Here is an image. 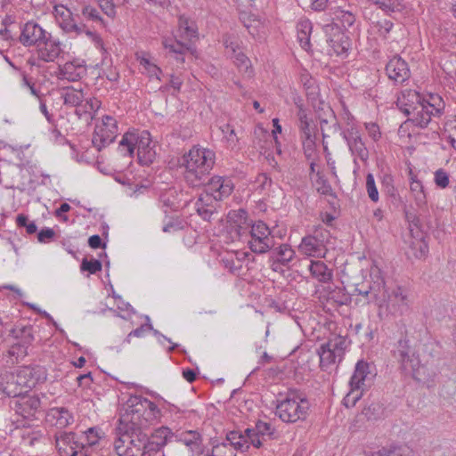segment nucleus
I'll list each match as a JSON object with an SVG mask.
<instances>
[{
  "label": "nucleus",
  "instance_id": "obj_1",
  "mask_svg": "<svg viewBox=\"0 0 456 456\" xmlns=\"http://www.w3.org/2000/svg\"><path fill=\"white\" fill-rule=\"evenodd\" d=\"M216 160V153L212 150L193 146L182 158L181 166L184 167L183 178L191 188L205 186L204 193H208L222 201L229 197L233 191V183L230 178L215 175L208 179Z\"/></svg>",
  "mask_w": 456,
  "mask_h": 456
},
{
  "label": "nucleus",
  "instance_id": "obj_2",
  "mask_svg": "<svg viewBox=\"0 0 456 456\" xmlns=\"http://www.w3.org/2000/svg\"><path fill=\"white\" fill-rule=\"evenodd\" d=\"M160 417L158 406L142 395H132L126 402L120 422L128 430L144 431Z\"/></svg>",
  "mask_w": 456,
  "mask_h": 456
},
{
  "label": "nucleus",
  "instance_id": "obj_3",
  "mask_svg": "<svg viewBox=\"0 0 456 456\" xmlns=\"http://www.w3.org/2000/svg\"><path fill=\"white\" fill-rule=\"evenodd\" d=\"M309 406L305 395L297 390H289L286 397L278 402L275 414L285 423H295L306 419Z\"/></svg>",
  "mask_w": 456,
  "mask_h": 456
},
{
  "label": "nucleus",
  "instance_id": "obj_4",
  "mask_svg": "<svg viewBox=\"0 0 456 456\" xmlns=\"http://www.w3.org/2000/svg\"><path fill=\"white\" fill-rule=\"evenodd\" d=\"M392 355L403 370L412 372L415 379L425 381L430 377L426 364H421L419 355L415 349L410 346L406 338L397 341L392 350Z\"/></svg>",
  "mask_w": 456,
  "mask_h": 456
},
{
  "label": "nucleus",
  "instance_id": "obj_5",
  "mask_svg": "<svg viewBox=\"0 0 456 456\" xmlns=\"http://www.w3.org/2000/svg\"><path fill=\"white\" fill-rule=\"evenodd\" d=\"M445 102L437 94H430L427 100L415 109H411V117L406 122L412 123L419 128H426L431 122L432 118H440L444 113Z\"/></svg>",
  "mask_w": 456,
  "mask_h": 456
},
{
  "label": "nucleus",
  "instance_id": "obj_6",
  "mask_svg": "<svg viewBox=\"0 0 456 456\" xmlns=\"http://www.w3.org/2000/svg\"><path fill=\"white\" fill-rule=\"evenodd\" d=\"M330 239V232L323 225H318L312 234L302 239L299 250L310 256L323 257Z\"/></svg>",
  "mask_w": 456,
  "mask_h": 456
},
{
  "label": "nucleus",
  "instance_id": "obj_7",
  "mask_svg": "<svg viewBox=\"0 0 456 456\" xmlns=\"http://www.w3.org/2000/svg\"><path fill=\"white\" fill-rule=\"evenodd\" d=\"M124 439L119 438L114 444L115 451L118 456H144L147 433L144 431L128 430L125 427Z\"/></svg>",
  "mask_w": 456,
  "mask_h": 456
},
{
  "label": "nucleus",
  "instance_id": "obj_8",
  "mask_svg": "<svg viewBox=\"0 0 456 456\" xmlns=\"http://www.w3.org/2000/svg\"><path fill=\"white\" fill-rule=\"evenodd\" d=\"M251 240L249 248L256 254L269 252L275 245L274 238L271 235L269 227L263 222L254 223L249 231Z\"/></svg>",
  "mask_w": 456,
  "mask_h": 456
},
{
  "label": "nucleus",
  "instance_id": "obj_9",
  "mask_svg": "<svg viewBox=\"0 0 456 456\" xmlns=\"http://www.w3.org/2000/svg\"><path fill=\"white\" fill-rule=\"evenodd\" d=\"M243 439L241 431H229L226 434L225 441L213 444L211 456H236L235 452H248V445Z\"/></svg>",
  "mask_w": 456,
  "mask_h": 456
},
{
  "label": "nucleus",
  "instance_id": "obj_10",
  "mask_svg": "<svg viewBox=\"0 0 456 456\" xmlns=\"http://www.w3.org/2000/svg\"><path fill=\"white\" fill-rule=\"evenodd\" d=\"M326 36V41L337 55L346 54L351 48L349 36L334 22L328 23L322 27Z\"/></svg>",
  "mask_w": 456,
  "mask_h": 456
},
{
  "label": "nucleus",
  "instance_id": "obj_11",
  "mask_svg": "<svg viewBox=\"0 0 456 456\" xmlns=\"http://www.w3.org/2000/svg\"><path fill=\"white\" fill-rule=\"evenodd\" d=\"M117 134L118 123L116 119L111 116L105 115L102 117V125L95 126L92 142L98 151H101L114 142Z\"/></svg>",
  "mask_w": 456,
  "mask_h": 456
},
{
  "label": "nucleus",
  "instance_id": "obj_12",
  "mask_svg": "<svg viewBox=\"0 0 456 456\" xmlns=\"http://www.w3.org/2000/svg\"><path fill=\"white\" fill-rule=\"evenodd\" d=\"M21 390H30L46 380V370L40 365H24L16 370Z\"/></svg>",
  "mask_w": 456,
  "mask_h": 456
},
{
  "label": "nucleus",
  "instance_id": "obj_13",
  "mask_svg": "<svg viewBox=\"0 0 456 456\" xmlns=\"http://www.w3.org/2000/svg\"><path fill=\"white\" fill-rule=\"evenodd\" d=\"M274 428L270 423L258 420L254 428H248L242 432L243 440L247 441L248 448L252 445L260 448L267 439L273 438Z\"/></svg>",
  "mask_w": 456,
  "mask_h": 456
},
{
  "label": "nucleus",
  "instance_id": "obj_14",
  "mask_svg": "<svg viewBox=\"0 0 456 456\" xmlns=\"http://www.w3.org/2000/svg\"><path fill=\"white\" fill-rule=\"evenodd\" d=\"M377 372L374 365L364 360H359L349 380L350 387L366 389L370 387Z\"/></svg>",
  "mask_w": 456,
  "mask_h": 456
},
{
  "label": "nucleus",
  "instance_id": "obj_15",
  "mask_svg": "<svg viewBox=\"0 0 456 456\" xmlns=\"http://www.w3.org/2000/svg\"><path fill=\"white\" fill-rule=\"evenodd\" d=\"M417 205L419 206V214L405 211L406 220L409 223L411 232H413V227L421 232H427L432 228V221L426 205L425 195H421V197L417 199Z\"/></svg>",
  "mask_w": 456,
  "mask_h": 456
},
{
  "label": "nucleus",
  "instance_id": "obj_16",
  "mask_svg": "<svg viewBox=\"0 0 456 456\" xmlns=\"http://www.w3.org/2000/svg\"><path fill=\"white\" fill-rule=\"evenodd\" d=\"M11 403V407L15 412L25 419L33 417L36 411L40 408L41 401L38 396L31 395L28 390L15 397Z\"/></svg>",
  "mask_w": 456,
  "mask_h": 456
},
{
  "label": "nucleus",
  "instance_id": "obj_17",
  "mask_svg": "<svg viewBox=\"0 0 456 456\" xmlns=\"http://www.w3.org/2000/svg\"><path fill=\"white\" fill-rule=\"evenodd\" d=\"M358 7L346 0L335 1V5L330 7V15L332 20H339L344 28H351L356 20Z\"/></svg>",
  "mask_w": 456,
  "mask_h": 456
},
{
  "label": "nucleus",
  "instance_id": "obj_18",
  "mask_svg": "<svg viewBox=\"0 0 456 456\" xmlns=\"http://www.w3.org/2000/svg\"><path fill=\"white\" fill-rule=\"evenodd\" d=\"M56 448L60 456H74L78 449H85L84 441H80L74 432L60 431L55 434Z\"/></svg>",
  "mask_w": 456,
  "mask_h": 456
},
{
  "label": "nucleus",
  "instance_id": "obj_19",
  "mask_svg": "<svg viewBox=\"0 0 456 456\" xmlns=\"http://www.w3.org/2000/svg\"><path fill=\"white\" fill-rule=\"evenodd\" d=\"M386 74L394 85H403L411 77L408 63L399 55L393 56L386 64Z\"/></svg>",
  "mask_w": 456,
  "mask_h": 456
},
{
  "label": "nucleus",
  "instance_id": "obj_20",
  "mask_svg": "<svg viewBox=\"0 0 456 456\" xmlns=\"http://www.w3.org/2000/svg\"><path fill=\"white\" fill-rule=\"evenodd\" d=\"M54 16L59 27L66 34L81 35L85 29V24L77 23L71 11L63 5L54 7Z\"/></svg>",
  "mask_w": 456,
  "mask_h": 456
},
{
  "label": "nucleus",
  "instance_id": "obj_21",
  "mask_svg": "<svg viewBox=\"0 0 456 456\" xmlns=\"http://www.w3.org/2000/svg\"><path fill=\"white\" fill-rule=\"evenodd\" d=\"M47 33L39 24L29 20L21 28L19 42L26 47L39 46L45 39Z\"/></svg>",
  "mask_w": 456,
  "mask_h": 456
},
{
  "label": "nucleus",
  "instance_id": "obj_22",
  "mask_svg": "<svg viewBox=\"0 0 456 456\" xmlns=\"http://www.w3.org/2000/svg\"><path fill=\"white\" fill-rule=\"evenodd\" d=\"M269 251L268 263L270 267L273 272L280 273L284 272L282 267L288 266L295 256V251L289 244H281L277 248L273 247Z\"/></svg>",
  "mask_w": 456,
  "mask_h": 456
},
{
  "label": "nucleus",
  "instance_id": "obj_23",
  "mask_svg": "<svg viewBox=\"0 0 456 456\" xmlns=\"http://www.w3.org/2000/svg\"><path fill=\"white\" fill-rule=\"evenodd\" d=\"M136 138L135 149L137 150L139 163L143 166H149L154 161L156 157V152L151 146V134L146 130L140 133L135 132V139Z\"/></svg>",
  "mask_w": 456,
  "mask_h": 456
},
{
  "label": "nucleus",
  "instance_id": "obj_24",
  "mask_svg": "<svg viewBox=\"0 0 456 456\" xmlns=\"http://www.w3.org/2000/svg\"><path fill=\"white\" fill-rule=\"evenodd\" d=\"M343 139L346 142L348 148L353 155H356L360 159L365 161L369 158V151L362 141L360 131L355 127H351L346 131L340 133Z\"/></svg>",
  "mask_w": 456,
  "mask_h": 456
},
{
  "label": "nucleus",
  "instance_id": "obj_25",
  "mask_svg": "<svg viewBox=\"0 0 456 456\" xmlns=\"http://www.w3.org/2000/svg\"><path fill=\"white\" fill-rule=\"evenodd\" d=\"M62 53L61 43L58 38H54L49 32L42 45L37 46L38 59L45 62H53Z\"/></svg>",
  "mask_w": 456,
  "mask_h": 456
},
{
  "label": "nucleus",
  "instance_id": "obj_26",
  "mask_svg": "<svg viewBox=\"0 0 456 456\" xmlns=\"http://www.w3.org/2000/svg\"><path fill=\"white\" fill-rule=\"evenodd\" d=\"M220 200L210 194L200 193L194 203L196 213L204 220L211 222L213 216L217 214Z\"/></svg>",
  "mask_w": 456,
  "mask_h": 456
},
{
  "label": "nucleus",
  "instance_id": "obj_27",
  "mask_svg": "<svg viewBox=\"0 0 456 456\" xmlns=\"http://www.w3.org/2000/svg\"><path fill=\"white\" fill-rule=\"evenodd\" d=\"M22 393L16 371L0 370V395L15 397Z\"/></svg>",
  "mask_w": 456,
  "mask_h": 456
},
{
  "label": "nucleus",
  "instance_id": "obj_28",
  "mask_svg": "<svg viewBox=\"0 0 456 456\" xmlns=\"http://www.w3.org/2000/svg\"><path fill=\"white\" fill-rule=\"evenodd\" d=\"M425 100H427V97L422 96L417 91L406 90L402 93V96L398 97L396 104L404 115L410 117L411 109H415L416 105L420 104Z\"/></svg>",
  "mask_w": 456,
  "mask_h": 456
},
{
  "label": "nucleus",
  "instance_id": "obj_29",
  "mask_svg": "<svg viewBox=\"0 0 456 456\" xmlns=\"http://www.w3.org/2000/svg\"><path fill=\"white\" fill-rule=\"evenodd\" d=\"M86 73V66L78 61H67L59 67V78L71 82L78 81Z\"/></svg>",
  "mask_w": 456,
  "mask_h": 456
},
{
  "label": "nucleus",
  "instance_id": "obj_30",
  "mask_svg": "<svg viewBox=\"0 0 456 456\" xmlns=\"http://www.w3.org/2000/svg\"><path fill=\"white\" fill-rule=\"evenodd\" d=\"M381 190L387 197L388 202L395 208H399L403 204L398 189L395 186V180L392 175L384 174L381 177Z\"/></svg>",
  "mask_w": 456,
  "mask_h": 456
},
{
  "label": "nucleus",
  "instance_id": "obj_31",
  "mask_svg": "<svg viewBox=\"0 0 456 456\" xmlns=\"http://www.w3.org/2000/svg\"><path fill=\"white\" fill-rule=\"evenodd\" d=\"M28 347L20 342L13 343L3 355L4 364L12 367L21 362L28 355Z\"/></svg>",
  "mask_w": 456,
  "mask_h": 456
},
{
  "label": "nucleus",
  "instance_id": "obj_32",
  "mask_svg": "<svg viewBox=\"0 0 456 456\" xmlns=\"http://www.w3.org/2000/svg\"><path fill=\"white\" fill-rule=\"evenodd\" d=\"M354 292L358 295L363 296L368 303L377 302L385 297V284L382 279L378 278V281L373 284L369 285V290H362V289H354Z\"/></svg>",
  "mask_w": 456,
  "mask_h": 456
},
{
  "label": "nucleus",
  "instance_id": "obj_33",
  "mask_svg": "<svg viewBox=\"0 0 456 456\" xmlns=\"http://www.w3.org/2000/svg\"><path fill=\"white\" fill-rule=\"evenodd\" d=\"M308 270L314 279L322 283L330 282L333 278L332 270L321 260L311 261Z\"/></svg>",
  "mask_w": 456,
  "mask_h": 456
},
{
  "label": "nucleus",
  "instance_id": "obj_34",
  "mask_svg": "<svg viewBox=\"0 0 456 456\" xmlns=\"http://www.w3.org/2000/svg\"><path fill=\"white\" fill-rule=\"evenodd\" d=\"M317 354L320 357V367L323 370H328L331 365L336 363L337 361L340 362L342 360L331 347L327 346V343L320 346L317 350Z\"/></svg>",
  "mask_w": 456,
  "mask_h": 456
},
{
  "label": "nucleus",
  "instance_id": "obj_35",
  "mask_svg": "<svg viewBox=\"0 0 456 456\" xmlns=\"http://www.w3.org/2000/svg\"><path fill=\"white\" fill-rule=\"evenodd\" d=\"M298 127L304 144L307 143V147H312L314 145L316 137V125L314 123L313 119L310 118L299 122Z\"/></svg>",
  "mask_w": 456,
  "mask_h": 456
},
{
  "label": "nucleus",
  "instance_id": "obj_36",
  "mask_svg": "<svg viewBox=\"0 0 456 456\" xmlns=\"http://www.w3.org/2000/svg\"><path fill=\"white\" fill-rule=\"evenodd\" d=\"M135 132L127 131L122 136L118 150L124 157L132 158L134 154L136 141Z\"/></svg>",
  "mask_w": 456,
  "mask_h": 456
},
{
  "label": "nucleus",
  "instance_id": "obj_37",
  "mask_svg": "<svg viewBox=\"0 0 456 456\" xmlns=\"http://www.w3.org/2000/svg\"><path fill=\"white\" fill-rule=\"evenodd\" d=\"M164 47L168 49L170 53L175 55L178 62H184V53L190 49V43H183L179 40L165 39L163 42Z\"/></svg>",
  "mask_w": 456,
  "mask_h": 456
},
{
  "label": "nucleus",
  "instance_id": "obj_38",
  "mask_svg": "<svg viewBox=\"0 0 456 456\" xmlns=\"http://www.w3.org/2000/svg\"><path fill=\"white\" fill-rule=\"evenodd\" d=\"M149 438L155 443V446L163 448L166 444L173 441L175 434L169 428L162 426L155 429Z\"/></svg>",
  "mask_w": 456,
  "mask_h": 456
},
{
  "label": "nucleus",
  "instance_id": "obj_39",
  "mask_svg": "<svg viewBox=\"0 0 456 456\" xmlns=\"http://www.w3.org/2000/svg\"><path fill=\"white\" fill-rule=\"evenodd\" d=\"M313 29L312 22L309 20H301L297 22V39L303 49L310 47V35Z\"/></svg>",
  "mask_w": 456,
  "mask_h": 456
},
{
  "label": "nucleus",
  "instance_id": "obj_40",
  "mask_svg": "<svg viewBox=\"0 0 456 456\" xmlns=\"http://www.w3.org/2000/svg\"><path fill=\"white\" fill-rule=\"evenodd\" d=\"M62 99L65 105L77 108L83 102L84 93L82 90L66 87L63 89Z\"/></svg>",
  "mask_w": 456,
  "mask_h": 456
},
{
  "label": "nucleus",
  "instance_id": "obj_41",
  "mask_svg": "<svg viewBox=\"0 0 456 456\" xmlns=\"http://www.w3.org/2000/svg\"><path fill=\"white\" fill-rule=\"evenodd\" d=\"M52 412L53 418L56 419V425L60 428H65L74 421L72 413L67 408H53Z\"/></svg>",
  "mask_w": 456,
  "mask_h": 456
},
{
  "label": "nucleus",
  "instance_id": "obj_42",
  "mask_svg": "<svg viewBox=\"0 0 456 456\" xmlns=\"http://www.w3.org/2000/svg\"><path fill=\"white\" fill-rule=\"evenodd\" d=\"M230 58L233 60L234 64L237 66L240 72L245 73L250 77L253 74L250 60L241 51L232 55Z\"/></svg>",
  "mask_w": 456,
  "mask_h": 456
},
{
  "label": "nucleus",
  "instance_id": "obj_43",
  "mask_svg": "<svg viewBox=\"0 0 456 456\" xmlns=\"http://www.w3.org/2000/svg\"><path fill=\"white\" fill-rule=\"evenodd\" d=\"M327 343V346L332 348L333 351L337 353V355L343 358L345 350L350 344V341L347 339L346 336L336 335L330 338Z\"/></svg>",
  "mask_w": 456,
  "mask_h": 456
},
{
  "label": "nucleus",
  "instance_id": "obj_44",
  "mask_svg": "<svg viewBox=\"0 0 456 456\" xmlns=\"http://www.w3.org/2000/svg\"><path fill=\"white\" fill-rule=\"evenodd\" d=\"M386 12H398L403 10L404 5L403 0H371Z\"/></svg>",
  "mask_w": 456,
  "mask_h": 456
},
{
  "label": "nucleus",
  "instance_id": "obj_45",
  "mask_svg": "<svg viewBox=\"0 0 456 456\" xmlns=\"http://www.w3.org/2000/svg\"><path fill=\"white\" fill-rule=\"evenodd\" d=\"M188 435L190 436L189 438L185 437L182 440L185 447H187L191 452H196L197 453H201V436L196 431H190Z\"/></svg>",
  "mask_w": 456,
  "mask_h": 456
},
{
  "label": "nucleus",
  "instance_id": "obj_46",
  "mask_svg": "<svg viewBox=\"0 0 456 456\" xmlns=\"http://www.w3.org/2000/svg\"><path fill=\"white\" fill-rule=\"evenodd\" d=\"M101 107V102L95 98H90L86 101V102L80 103V105L76 110V114L81 118L83 114L91 115L92 112L97 111Z\"/></svg>",
  "mask_w": 456,
  "mask_h": 456
},
{
  "label": "nucleus",
  "instance_id": "obj_47",
  "mask_svg": "<svg viewBox=\"0 0 456 456\" xmlns=\"http://www.w3.org/2000/svg\"><path fill=\"white\" fill-rule=\"evenodd\" d=\"M384 456H412V450L405 445H392L381 448Z\"/></svg>",
  "mask_w": 456,
  "mask_h": 456
},
{
  "label": "nucleus",
  "instance_id": "obj_48",
  "mask_svg": "<svg viewBox=\"0 0 456 456\" xmlns=\"http://www.w3.org/2000/svg\"><path fill=\"white\" fill-rule=\"evenodd\" d=\"M227 218L231 225L248 224L251 222L248 218V212L243 208L230 211Z\"/></svg>",
  "mask_w": 456,
  "mask_h": 456
},
{
  "label": "nucleus",
  "instance_id": "obj_49",
  "mask_svg": "<svg viewBox=\"0 0 456 456\" xmlns=\"http://www.w3.org/2000/svg\"><path fill=\"white\" fill-rule=\"evenodd\" d=\"M390 305H398L401 311L407 305V297L403 294L401 288H396L388 295L387 307H389Z\"/></svg>",
  "mask_w": 456,
  "mask_h": 456
},
{
  "label": "nucleus",
  "instance_id": "obj_50",
  "mask_svg": "<svg viewBox=\"0 0 456 456\" xmlns=\"http://www.w3.org/2000/svg\"><path fill=\"white\" fill-rule=\"evenodd\" d=\"M382 414V408L379 403H371L366 405L362 411L363 415L368 420H373L379 419Z\"/></svg>",
  "mask_w": 456,
  "mask_h": 456
},
{
  "label": "nucleus",
  "instance_id": "obj_51",
  "mask_svg": "<svg viewBox=\"0 0 456 456\" xmlns=\"http://www.w3.org/2000/svg\"><path fill=\"white\" fill-rule=\"evenodd\" d=\"M102 268V264L98 259H91L88 260L86 257H84L81 262L80 269L81 271L88 272L90 274H94L97 272H100Z\"/></svg>",
  "mask_w": 456,
  "mask_h": 456
},
{
  "label": "nucleus",
  "instance_id": "obj_52",
  "mask_svg": "<svg viewBox=\"0 0 456 456\" xmlns=\"http://www.w3.org/2000/svg\"><path fill=\"white\" fill-rule=\"evenodd\" d=\"M366 190L369 198L373 202H378L379 196V191L375 183V179L372 174L369 173L366 175Z\"/></svg>",
  "mask_w": 456,
  "mask_h": 456
},
{
  "label": "nucleus",
  "instance_id": "obj_53",
  "mask_svg": "<svg viewBox=\"0 0 456 456\" xmlns=\"http://www.w3.org/2000/svg\"><path fill=\"white\" fill-rule=\"evenodd\" d=\"M100 439L99 435V429L96 428H89L84 435L81 436V440H85V445L87 444L88 446H94L95 445Z\"/></svg>",
  "mask_w": 456,
  "mask_h": 456
},
{
  "label": "nucleus",
  "instance_id": "obj_54",
  "mask_svg": "<svg viewBox=\"0 0 456 456\" xmlns=\"http://www.w3.org/2000/svg\"><path fill=\"white\" fill-rule=\"evenodd\" d=\"M223 44L225 47L226 53L231 57L240 52V44L238 40L231 36H225L223 38Z\"/></svg>",
  "mask_w": 456,
  "mask_h": 456
},
{
  "label": "nucleus",
  "instance_id": "obj_55",
  "mask_svg": "<svg viewBox=\"0 0 456 456\" xmlns=\"http://www.w3.org/2000/svg\"><path fill=\"white\" fill-rule=\"evenodd\" d=\"M82 14L87 20H90L94 22H99L104 26V22L100 14V12L97 9H95L94 7H92L90 5H86V6L83 7Z\"/></svg>",
  "mask_w": 456,
  "mask_h": 456
},
{
  "label": "nucleus",
  "instance_id": "obj_56",
  "mask_svg": "<svg viewBox=\"0 0 456 456\" xmlns=\"http://www.w3.org/2000/svg\"><path fill=\"white\" fill-rule=\"evenodd\" d=\"M16 338H20V340L19 342L20 344L27 345V346L28 347L31 345V343L34 341L32 326L23 327L19 331V334L16 335Z\"/></svg>",
  "mask_w": 456,
  "mask_h": 456
},
{
  "label": "nucleus",
  "instance_id": "obj_57",
  "mask_svg": "<svg viewBox=\"0 0 456 456\" xmlns=\"http://www.w3.org/2000/svg\"><path fill=\"white\" fill-rule=\"evenodd\" d=\"M221 130L227 140L229 147L232 149L236 147L238 142V137L236 135L234 128L231 125L226 124L221 127Z\"/></svg>",
  "mask_w": 456,
  "mask_h": 456
},
{
  "label": "nucleus",
  "instance_id": "obj_58",
  "mask_svg": "<svg viewBox=\"0 0 456 456\" xmlns=\"http://www.w3.org/2000/svg\"><path fill=\"white\" fill-rule=\"evenodd\" d=\"M252 224V222H249L248 224L231 225L232 237L239 240L248 232L249 233Z\"/></svg>",
  "mask_w": 456,
  "mask_h": 456
},
{
  "label": "nucleus",
  "instance_id": "obj_59",
  "mask_svg": "<svg viewBox=\"0 0 456 456\" xmlns=\"http://www.w3.org/2000/svg\"><path fill=\"white\" fill-rule=\"evenodd\" d=\"M435 183L440 188H446L449 185V175L440 168L435 173Z\"/></svg>",
  "mask_w": 456,
  "mask_h": 456
},
{
  "label": "nucleus",
  "instance_id": "obj_60",
  "mask_svg": "<svg viewBox=\"0 0 456 456\" xmlns=\"http://www.w3.org/2000/svg\"><path fill=\"white\" fill-rule=\"evenodd\" d=\"M146 323L142 324L140 327L130 331V336H134L136 338H142L145 335L146 332L152 330V324L151 323V319L148 315L145 316Z\"/></svg>",
  "mask_w": 456,
  "mask_h": 456
},
{
  "label": "nucleus",
  "instance_id": "obj_61",
  "mask_svg": "<svg viewBox=\"0 0 456 456\" xmlns=\"http://www.w3.org/2000/svg\"><path fill=\"white\" fill-rule=\"evenodd\" d=\"M411 250L412 254L416 258L424 257L428 253V246L424 241L420 240L416 243H412Z\"/></svg>",
  "mask_w": 456,
  "mask_h": 456
},
{
  "label": "nucleus",
  "instance_id": "obj_62",
  "mask_svg": "<svg viewBox=\"0 0 456 456\" xmlns=\"http://www.w3.org/2000/svg\"><path fill=\"white\" fill-rule=\"evenodd\" d=\"M55 236V232L52 228L45 227L37 233V240L41 243L49 242Z\"/></svg>",
  "mask_w": 456,
  "mask_h": 456
},
{
  "label": "nucleus",
  "instance_id": "obj_63",
  "mask_svg": "<svg viewBox=\"0 0 456 456\" xmlns=\"http://www.w3.org/2000/svg\"><path fill=\"white\" fill-rule=\"evenodd\" d=\"M180 29L183 31V36L191 40V38L197 37V31L192 27L188 25L187 20H180Z\"/></svg>",
  "mask_w": 456,
  "mask_h": 456
},
{
  "label": "nucleus",
  "instance_id": "obj_64",
  "mask_svg": "<svg viewBox=\"0 0 456 456\" xmlns=\"http://www.w3.org/2000/svg\"><path fill=\"white\" fill-rule=\"evenodd\" d=\"M144 456H155L157 452L162 450L160 446H155V443L151 441L147 435V441L145 442Z\"/></svg>",
  "mask_w": 456,
  "mask_h": 456
}]
</instances>
